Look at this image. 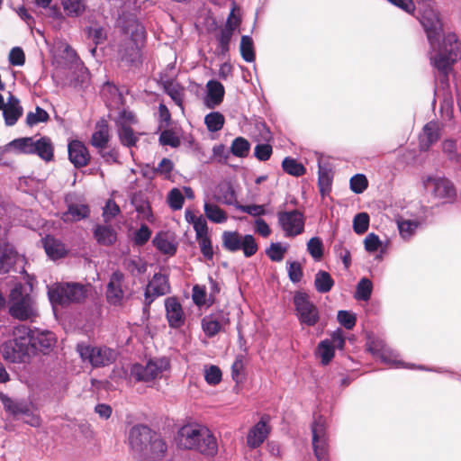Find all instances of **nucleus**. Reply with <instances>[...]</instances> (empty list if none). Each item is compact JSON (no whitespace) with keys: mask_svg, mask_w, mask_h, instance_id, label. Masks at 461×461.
<instances>
[{"mask_svg":"<svg viewBox=\"0 0 461 461\" xmlns=\"http://www.w3.org/2000/svg\"><path fill=\"white\" fill-rule=\"evenodd\" d=\"M90 86V73L87 68L81 67L74 72L71 86L78 91H86Z\"/></svg>","mask_w":461,"mask_h":461,"instance_id":"4c0bfd02","label":"nucleus"},{"mask_svg":"<svg viewBox=\"0 0 461 461\" xmlns=\"http://www.w3.org/2000/svg\"><path fill=\"white\" fill-rule=\"evenodd\" d=\"M350 189L355 194H362L368 186V181L365 175L356 174L350 178Z\"/></svg>","mask_w":461,"mask_h":461,"instance_id":"052dcab7","label":"nucleus"},{"mask_svg":"<svg viewBox=\"0 0 461 461\" xmlns=\"http://www.w3.org/2000/svg\"><path fill=\"white\" fill-rule=\"evenodd\" d=\"M222 247L229 252L242 249L246 258L254 256L258 251V244L250 234L242 236L238 231L225 230L221 234Z\"/></svg>","mask_w":461,"mask_h":461,"instance_id":"1a4fd4ad","label":"nucleus"},{"mask_svg":"<svg viewBox=\"0 0 461 461\" xmlns=\"http://www.w3.org/2000/svg\"><path fill=\"white\" fill-rule=\"evenodd\" d=\"M145 38L143 26L136 23L131 36L122 40L117 50V58L120 63L128 68H136L142 63V55L140 41Z\"/></svg>","mask_w":461,"mask_h":461,"instance_id":"423d86ee","label":"nucleus"},{"mask_svg":"<svg viewBox=\"0 0 461 461\" xmlns=\"http://www.w3.org/2000/svg\"><path fill=\"white\" fill-rule=\"evenodd\" d=\"M151 237V230L146 224H141L140 229L134 232L132 240L136 246L145 245Z\"/></svg>","mask_w":461,"mask_h":461,"instance_id":"0e129e2a","label":"nucleus"},{"mask_svg":"<svg viewBox=\"0 0 461 461\" xmlns=\"http://www.w3.org/2000/svg\"><path fill=\"white\" fill-rule=\"evenodd\" d=\"M203 211L206 218L213 223L221 224L228 220L226 212L211 199L204 200Z\"/></svg>","mask_w":461,"mask_h":461,"instance_id":"7c9ffc66","label":"nucleus"},{"mask_svg":"<svg viewBox=\"0 0 461 461\" xmlns=\"http://www.w3.org/2000/svg\"><path fill=\"white\" fill-rule=\"evenodd\" d=\"M293 303L296 317L303 327H314L320 321V311L307 293L296 292Z\"/></svg>","mask_w":461,"mask_h":461,"instance_id":"6e6552de","label":"nucleus"},{"mask_svg":"<svg viewBox=\"0 0 461 461\" xmlns=\"http://www.w3.org/2000/svg\"><path fill=\"white\" fill-rule=\"evenodd\" d=\"M2 110L7 126L14 125L23 114V107L20 105L19 99L12 95L9 96L8 104Z\"/></svg>","mask_w":461,"mask_h":461,"instance_id":"a878e982","label":"nucleus"},{"mask_svg":"<svg viewBox=\"0 0 461 461\" xmlns=\"http://www.w3.org/2000/svg\"><path fill=\"white\" fill-rule=\"evenodd\" d=\"M439 139V127L438 122H429L426 123L420 136L419 147L421 151H427Z\"/></svg>","mask_w":461,"mask_h":461,"instance_id":"5701e85b","label":"nucleus"},{"mask_svg":"<svg viewBox=\"0 0 461 461\" xmlns=\"http://www.w3.org/2000/svg\"><path fill=\"white\" fill-rule=\"evenodd\" d=\"M317 352L321 358L322 365L326 366L334 357V346L332 345V342L330 339H323L319 343L317 347Z\"/></svg>","mask_w":461,"mask_h":461,"instance_id":"8fccbe9b","label":"nucleus"},{"mask_svg":"<svg viewBox=\"0 0 461 461\" xmlns=\"http://www.w3.org/2000/svg\"><path fill=\"white\" fill-rule=\"evenodd\" d=\"M278 223L284 230L285 237H295L304 230V217L298 210L279 212Z\"/></svg>","mask_w":461,"mask_h":461,"instance_id":"2eb2a0df","label":"nucleus"},{"mask_svg":"<svg viewBox=\"0 0 461 461\" xmlns=\"http://www.w3.org/2000/svg\"><path fill=\"white\" fill-rule=\"evenodd\" d=\"M287 250L286 246H282L279 242H272L266 250L267 257L274 262H280Z\"/></svg>","mask_w":461,"mask_h":461,"instance_id":"13d9d810","label":"nucleus"},{"mask_svg":"<svg viewBox=\"0 0 461 461\" xmlns=\"http://www.w3.org/2000/svg\"><path fill=\"white\" fill-rule=\"evenodd\" d=\"M312 447L314 456H316L318 461H328V437L321 438H312Z\"/></svg>","mask_w":461,"mask_h":461,"instance_id":"5fc2aeb1","label":"nucleus"},{"mask_svg":"<svg viewBox=\"0 0 461 461\" xmlns=\"http://www.w3.org/2000/svg\"><path fill=\"white\" fill-rule=\"evenodd\" d=\"M43 248L45 249L46 254L51 259H59L67 256L68 249L65 244L58 239H55L52 236H46L42 240Z\"/></svg>","mask_w":461,"mask_h":461,"instance_id":"393cba45","label":"nucleus"},{"mask_svg":"<svg viewBox=\"0 0 461 461\" xmlns=\"http://www.w3.org/2000/svg\"><path fill=\"white\" fill-rule=\"evenodd\" d=\"M368 351L375 357L386 365L395 368H418L420 366L405 364L399 359V354L396 350L390 348L384 340L376 339L368 343Z\"/></svg>","mask_w":461,"mask_h":461,"instance_id":"f8f14e48","label":"nucleus"},{"mask_svg":"<svg viewBox=\"0 0 461 461\" xmlns=\"http://www.w3.org/2000/svg\"><path fill=\"white\" fill-rule=\"evenodd\" d=\"M123 281L124 275L121 271L116 270L111 275L106 288V299L110 304H121L124 297V291L122 289Z\"/></svg>","mask_w":461,"mask_h":461,"instance_id":"a211bd4d","label":"nucleus"},{"mask_svg":"<svg viewBox=\"0 0 461 461\" xmlns=\"http://www.w3.org/2000/svg\"><path fill=\"white\" fill-rule=\"evenodd\" d=\"M128 441L131 449L145 459H161L167 449L162 436L143 424H137L130 429Z\"/></svg>","mask_w":461,"mask_h":461,"instance_id":"7ed1b4c3","label":"nucleus"},{"mask_svg":"<svg viewBox=\"0 0 461 461\" xmlns=\"http://www.w3.org/2000/svg\"><path fill=\"white\" fill-rule=\"evenodd\" d=\"M176 442L179 448L198 452L206 457H213L218 453V442L212 432L199 424L182 426L176 433Z\"/></svg>","mask_w":461,"mask_h":461,"instance_id":"f03ea898","label":"nucleus"},{"mask_svg":"<svg viewBox=\"0 0 461 461\" xmlns=\"http://www.w3.org/2000/svg\"><path fill=\"white\" fill-rule=\"evenodd\" d=\"M268 416H263L249 431L247 444L250 448L258 447L267 438L270 429L267 427Z\"/></svg>","mask_w":461,"mask_h":461,"instance_id":"aec40b11","label":"nucleus"},{"mask_svg":"<svg viewBox=\"0 0 461 461\" xmlns=\"http://www.w3.org/2000/svg\"><path fill=\"white\" fill-rule=\"evenodd\" d=\"M1 353L4 359L10 363L29 362L32 356L29 327L26 325L15 326L13 330V339L2 344Z\"/></svg>","mask_w":461,"mask_h":461,"instance_id":"39448f33","label":"nucleus"},{"mask_svg":"<svg viewBox=\"0 0 461 461\" xmlns=\"http://www.w3.org/2000/svg\"><path fill=\"white\" fill-rule=\"evenodd\" d=\"M224 122V116L219 112H212L204 117V123L207 130L211 132H216L221 130Z\"/></svg>","mask_w":461,"mask_h":461,"instance_id":"603ef678","label":"nucleus"},{"mask_svg":"<svg viewBox=\"0 0 461 461\" xmlns=\"http://www.w3.org/2000/svg\"><path fill=\"white\" fill-rule=\"evenodd\" d=\"M34 154L46 162L51 161L54 158V148L51 140L43 136L34 140L32 155Z\"/></svg>","mask_w":461,"mask_h":461,"instance_id":"2f4dec72","label":"nucleus"},{"mask_svg":"<svg viewBox=\"0 0 461 461\" xmlns=\"http://www.w3.org/2000/svg\"><path fill=\"white\" fill-rule=\"evenodd\" d=\"M337 320L347 330H352L357 321L356 315L345 310L338 312Z\"/></svg>","mask_w":461,"mask_h":461,"instance_id":"69168bd1","label":"nucleus"},{"mask_svg":"<svg viewBox=\"0 0 461 461\" xmlns=\"http://www.w3.org/2000/svg\"><path fill=\"white\" fill-rule=\"evenodd\" d=\"M287 264V272L290 281L294 284L299 283L303 276L301 264L297 261L288 262Z\"/></svg>","mask_w":461,"mask_h":461,"instance_id":"338daca9","label":"nucleus"},{"mask_svg":"<svg viewBox=\"0 0 461 461\" xmlns=\"http://www.w3.org/2000/svg\"><path fill=\"white\" fill-rule=\"evenodd\" d=\"M102 95L110 104L118 105L122 103L123 96L119 88L111 82H106L102 87Z\"/></svg>","mask_w":461,"mask_h":461,"instance_id":"79ce46f5","label":"nucleus"},{"mask_svg":"<svg viewBox=\"0 0 461 461\" xmlns=\"http://www.w3.org/2000/svg\"><path fill=\"white\" fill-rule=\"evenodd\" d=\"M16 252L8 243L0 241V274H6L14 266Z\"/></svg>","mask_w":461,"mask_h":461,"instance_id":"c756f323","label":"nucleus"},{"mask_svg":"<svg viewBox=\"0 0 461 461\" xmlns=\"http://www.w3.org/2000/svg\"><path fill=\"white\" fill-rule=\"evenodd\" d=\"M0 401L3 403L5 409L11 412L13 415H28L30 413V408L26 403L14 401L3 393H0Z\"/></svg>","mask_w":461,"mask_h":461,"instance_id":"f704fd0d","label":"nucleus"},{"mask_svg":"<svg viewBox=\"0 0 461 461\" xmlns=\"http://www.w3.org/2000/svg\"><path fill=\"white\" fill-rule=\"evenodd\" d=\"M250 149L249 141L244 137H237L233 140L230 145V154L237 158H246Z\"/></svg>","mask_w":461,"mask_h":461,"instance_id":"de8ad7c7","label":"nucleus"},{"mask_svg":"<svg viewBox=\"0 0 461 461\" xmlns=\"http://www.w3.org/2000/svg\"><path fill=\"white\" fill-rule=\"evenodd\" d=\"M283 170L293 176H301L305 174L306 168L296 159L286 157L282 162Z\"/></svg>","mask_w":461,"mask_h":461,"instance_id":"09e8293b","label":"nucleus"},{"mask_svg":"<svg viewBox=\"0 0 461 461\" xmlns=\"http://www.w3.org/2000/svg\"><path fill=\"white\" fill-rule=\"evenodd\" d=\"M121 212V209L116 202L113 199H108L103 208V218L104 222H110Z\"/></svg>","mask_w":461,"mask_h":461,"instance_id":"680f3d73","label":"nucleus"},{"mask_svg":"<svg viewBox=\"0 0 461 461\" xmlns=\"http://www.w3.org/2000/svg\"><path fill=\"white\" fill-rule=\"evenodd\" d=\"M233 34H230L228 31L222 32L220 31L215 38L217 41V48L215 50V54L218 57L225 58L230 51V44L231 41Z\"/></svg>","mask_w":461,"mask_h":461,"instance_id":"37998d69","label":"nucleus"},{"mask_svg":"<svg viewBox=\"0 0 461 461\" xmlns=\"http://www.w3.org/2000/svg\"><path fill=\"white\" fill-rule=\"evenodd\" d=\"M119 139L123 146L131 148L136 145L138 137L129 125L122 124L118 130Z\"/></svg>","mask_w":461,"mask_h":461,"instance_id":"864d4df0","label":"nucleus"},{"mask_svg":"<svg viewBox=\"0 0 461 461\" xmlns=\"http://www.w3.org/2000/svg\"><path fill=\"white\" fill-rule=\"evenodd\" d=\"M33 144L34 140L32 137L14 139V140L10 141L7 145H5L4 149L0 148V154H2L3 151L7 150L9 149H14L17 153L32 155Z\"/></svg>","mask_w":461,"mask_h":461,"instance_id":"72a5a7b5","label":"nucleus"},{"mask_svg":"<svg viewBox=\"0 0 461 461\" xmlns=\"http://www.w3.org/2000/svg\"><path fill=\"white\" fill-rule=\"evenodd\" d=\"M223 321H228L223 312L204 316L202 319V328L205 335L209 338L215 336L221 330Z\"/></svg>","mask_w":461,"mask_h":461,"instance_id":"b1692460","label":"nucleus"},{"mask_svg":"<svg viewBox=\"0 0 461 461\" xmlns=\"http://www.w3.org/2000/svg\"><path fill=\"white\" fill-rule=\"evenodd\" d=\"M29 338L32 354L35 351L48 354L56 343L54 333L49 330H31L29 328Z\"/></svg>","mask_w":461,"mask_h":461,"instance_id":"dca6fc26","label":"nucleus"},{"mask_svg":"<svg viewBox=\"0 0 461 461\" xmlns=\"http://www.w3.org/2000/svg\"><path fill=\"white\" fill-rule=\"evenodd\" d=\"M61 5L68 17L81 16L86 9V0H61Z\"/></svg>","mask_w":461,"mask_h":461,"instance_id":"58836bf2","label":"nucleus"},{"mask_svg":"<svg viewBox=\"0 0 461 461\" xmlns=\"http://www.w3.org/2000/svg\"><path fill=\"white\" fill-rule=\"evenodd\" d=\"M50 120L49 113L41 107L36 106L35 112H29L26 115V123L34 126L40 122H46Z\"/></svg>","mask_w":461,"mask_h":461,"instance_id":"4d7b16f0","label":"nucleus"},{"mask_svg":"<svg viewBox=\"0 0 461 461\" xmlns=\"http://www.w3.org/2000/svg\"><path fill=\"white\" fill-rule=\"evenodd\" d=\"M215 202L231 205L236 200V194L232 186L228 183L220 184L215 190L212 197Z\"/></svg>","mask_w":461,"mask_h":461,"instance_id":"c9c22d12","label":"nucleus"},{"mask_svg":"<svg viewBox=\"0 0 461 461\" xmlns=\"http://www.w3.org/2000/svg\"><path fill=\"white\" fill-rule=\"evenodd\" d=\"M169 289L170 286L167 276L161 273H156L145 289L144 295L146 305L149 306L157 297L169 293Z\"/></svg>","mask_w":461,"mask_h":461,"instance_id":"f3484780","label":"nucleus"},{"mask_svg":"<svg viewBox=\"0 0 461 461\" xmlns=\"http://www.w3.org/2000/svg\"><path fill=\"white\" fill-rule=\"evenodd\" d=\"M370 218L366 212L357 213L353 220V230L357 234L365 233L369 227Z\"/></svg>","mask_w":461,"mask_h":461,"instance_id":"bf43d9fd","label":"nucleus"},{"mask_svg":"<svg viewBox=\"0 0 461 461\" xmlns=\"http://www.w3.org/2000/svg\"><path fill=\"white\" fill-rule=\"evenodd\" d=\"M373 284L370 279L363 277L356 286L354 298L357 301L367 302L372 294Z\"/></svg>","mask_w":461,"mask_h":461,"instance_id":"c03bdc74","label":"nucleus"},{"mask_svg":"<svg viewBox=\"0 0 461 461\" xmlns=\"http://www.w3.org/2000/svg\"><path fill=\"white\" fill-rule=\"evenodd\" d=\"M432 215V208L421 205L417 217L413 220L399 219L397 220V226L400 236L402 240L408 241L416 233L417 229L425 224L429 216Z\"/></svg>","mask_w":461,"mask_h":461,"instance_id":"4468645a","label":"nucleus"},{"mask_svg":"<svg viewBox=\"0 0 461 461\" xmlns=\"http://www.w3.org/2000/svg\"><path fill=\"white\" fill-rule=\"evenodd\" d=\"M69 161L77 168L87 165L90 155L85 144L77 140H71L68 145Z\"/></svg>","mask_w":461,"mask_h":461,"instance_id":"412c9836","label":"nucleus"},{"mask_svg":"<svg viewBox=\"0 0 461 461\" xmlns=\"http://www.w3.org/2000/svg\"><path fill=\"white\" fill-rule=\"evenodd\" d=\"M154 247L161 253L173 256L176 252V246L167 239L166 234L158 233L152 240Z\"/></svg>","mask_w":461,"mask_h":461,"instance_id":"ea45409f","label":"nucleus"},{"mask_svg":"<svg viewBox=\"0 0 461 461\" xmlns=\"http://www.w3.org/2000/svg\"><path fill=\"white\" fill-rule=\"evenodd\" d=\"M442 150L450 161L456 163L461 161V148L457 145L456 140H445L442 143Z\"/></svg>","mask_w":461,"mask_h":461,"instance_id":"a18cd8bd","label":"nucleus"},{"mask_svg":"<svg viewBox=\"0 0 461 461\" xmlns=\"http://www.w3.org/2000/svg\"><path fill=\"white\" fill-rule=\"evenodd\" d=\"M206 87L207 95L204 98V104L208 108L213 109L223 100L225 94L224 86L217 80H209Z\"/></svg>","mask_w":461,"mask_h":461,"instance_id":"4be33fe9","label":"nucleus"},{"mask_svg":"<svg viewBox=\"0 0 461 461\" xmlns=\"http://www.w3.org/2000/svg\"><path fill=\"white\" fill-rule=\"evenodd\" d=\"M87 38L95 45H101L107 39V30L99 23H94L86 28Z\"/></svg>","mask_w":461,"mask_h":461,"instance_id":"a19ab883","label":"nucleus"},{"mask_svg":"<svg viewBox=\"0 0 461 461\" xmlns=\"http://www.w3.org/2000/svg\"><path fill=\"white\" fill-rule=\"evenodd\" d=\"M31 282L16 283L8 296V312L21 321H32L38 316V306L32 295Z\"/></svg>","mask_w":461,"mask_h":461,"instance_id":"20e7f679","label":"nucleus"},{"mask_svg":"<svg viewBox=\"0 0 461 461\" xmlns=\"http://www.w3.org/2000/svg\"><path fill=\"white\" fill-rule=\"evenodd\" d=\"M90 215V209L86 204L69 203L68 210L61 215V220L64 222L79 221L87 218Z\"/></svg>","mask_w":461,"mask_h":461,"instance_id":"c85d7f7f","label":"nucleus"},{"mask_svg":"<svg viewBox=\"0 0 461 461\" xmlns=\"http://www.w3.org/2000/svg\"><path fill=\"white\" fill-rule=\"evenodd\" d=\"M86 295V286L77 282L56 283L48 289V297L53 306L80 303Z\"/></svg>","mask_w":461,"mask_h":461,"instance_id":"0eeeda50","label":"nucleus"},{"mask_svg":"<svg viewBox=\"0 0 461 461\" xmlns=\"http://www.w3.org/2000/svg\"><path fill=\"white\" fill-rule=\"evenodd\" d=\"M93 235L96 242L102 246H112L117 240V232L108 225H95Z\"/></svg>","mask_w":461,"mask_h":461,"instance_id":"bb28decb","label":"nucleus"},{"mask_svg":"<svg viewBox=\"0 0 461 461\" xmlns=\"http://www.w3.org/2000/svg\"><path fill=\"white\" fill-rule=\"evenodd\" d=\"M318 186L321 196L330 194L332 185L333 173L329 164H318Z\"/></svg>","mask_w":461,"mask_h":461,"instance_id":"cd10ccee","label":"nucleus"},{"mask_svg":"<svg viewBox=\"0 0 461 461\" xmlns=\"http://www.w3.org/2000/svg\"><path fill=\"white\" fill-rule=\"evenodd\" d=\"M418 18L429 44L430 64L444 77L441 81L447 80L452 65L459 55L457 37L455 33L444 36L442 22L436 11L430 7L420 12Z\"/></svg>","mask_w":461,"mask_h":461,"instance_id":"f257e3e1","label":"nucleus"},{"mask_svg":"<svg viewBox=\"0 0 461 461\" xmlns=\"http://www.w3.org/2000/svg\"><path fill=\"white\" fill-rule=\"evenodd\" d=\"M110 140L109 127L106 122L102 121L96 125V131L92 134L90 143L98 149H106Z\"/></svg>","mask_w":461,"mask_h":461,"instance_id":"473e14b6","label":"nucleus"},{"mask_svg":"<svg viewBox=\"0 0 461 461\" xmlns=\"http://www.w3.org/2000/svg\"><path fill=\"white\" fill-rule=\"evenodd\" d=\"M334 286V280L330 274L324 270H319L315 274L314 287L321 294L329 293Z\"/></svg>","mask_w":461,"mask_h":461,"instance_id":"e433bc0d","label":"nucleus"},{"mask_svg":"<svg viewBox=\"0 0 461 461\" xmlns=\"http://www.w3.org/2000/svg\"><path fill=\"white\" fill-rule=\"evenodd\" d=\"M424 185L431 188L436 198L444 200L445 203H453L456 198V189L453 182L445 176H428Z\"/></svg>","mask_w":461,"mask_h":461,"instance_id":"ddd939ff","label":"nucleus"},{"mask_svg":"<svg viewBox=\"0 0 461 461\" xmlns=\"http://www.w3.org/2000/svg\"><path fill=\"white\" fill-rule=\"evenodd\" d=\"M169 366L167 357L150 359L146 365L136 363L131 367V376L138 382H149L158 378Z\"/></svg>","mask_w":461,"mask_h":461,"instance_id":"9d476101","label":"nucleus"},{"mask_svg":"<svg viewBox=\"0 0 461 461\" xmlns=\"http://www.w3.org/2000/svg\"><path fill=\"white\" fill-rule=\"evenodd\" d=\"M185 202V197L182 194V192L178 188H173L167 195V203L169 207L174 210L177 211L182 209L183 204Z\"/></svg>","mask_w":461,"mask_h":461,"instance_id":"e2e57ef3","label":"nucleus"},{"mask_svg":"<svg viewBox=\"0 0 461 461\" xmlns=\"http://www.w3.org/2000/svg\"><path fill=\"white\" fill-rule=\"evenodd\" d=\"M77 352L84 360H88L93 366H104L116 360L115 350L107 347H91L86 344L77 345Z\"/></svg>","mask_w":461,"mask_h":461,"instance_id":"9b49d317","label":"nucleus"},{"mask_svg":"<svg viewBox=\"0 0 461 461\" xmlns=\"http://www.w3.org/2000/svg\"><path fill=\"white\" fill-rule=\"evenodd\" d=\"M166 316L168 325L172 329H178L185 324V314L180 303L175 297H168L165 301Z\"/></svg>","mask_w":461,"mask_h":461,"instance_id":"6ab92c4d","label":"nucleus"},{"mask_svg":"<svg viewBox=\"0 0 461 461\" xmlns=\"http://www.w3.org/2000/svg\"><path fill=\"white\" fill-rule=\"evenodd\" d=\"M199 244L201 253L206 260H212L213 258V249L212 245L211 238L208 236L201 237L196 239Z\"/></svg>","mask_w":461,"mask_h":461,"instance_id":"774afa93","label":"nucleus"},{"mask_svg":"<svg viewBox=\"0 0 461 461\" xmlns=\"http://www.w3.org/2000/svg\"><path fill=\"white\" fill-rule=\"evenodd\" d=\"M164 89L167 95L174 101V103L183 108L184 102V88L178 84L173 82H167L164 85Z\"/></svg>","mask_w":461,"mask_h":461,"instance_id":"3c124183","label":"nucleus"},{"mask_svg":"<svg viewBox=\"0 0 461 461\" xmlns=\"http://www.w3.org/2000/svg\"><path fill=\"white\" fill-rule=\"evenodd\" d=\"M240 55L246 62L255 61V49L252 38L249 35H243L240 45Z\"/></svg>","mask_w":461,"mask_h":461,"instance_id":"49530a36","label":"nucleus"},{"mask_svg":"<svg viewBox=\"0 0 461 461\" xmlns=\"http://www.w3.org/2000/svg\"><path fill=\"white\" fill-rule=\"evenodd\" d=\"M323 242L319 237H312L307 242V251L315 261L321 259L323 256Z\"/></svg>","mask_w":461,"mask_h":461,"instance_id":"6e6d98bb","label":"nucleus"}]
</instances>
